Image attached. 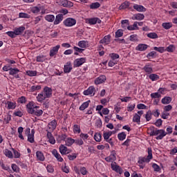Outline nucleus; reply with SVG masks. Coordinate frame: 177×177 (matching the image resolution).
I'll return each mask as SVG.
<instances>
[{"label":"nucleus","mask_w":177,"mask_h":177,"mask_svg":"<svg viewBox=\"0 0 177 177\" xmlns=\"http://www.w3.org/2000/svg\"><path fill=\"white\" fill-rule=\"evenodd\" d=\"M67 139V134H61L57 136L56 140L57 143H62V142L64 141L66 142V140Z\"/></svg>","instance_id":"5701e85b"},{"label":"nucleus","mask_w":177,"mask_h":177,"mask_svg":"<svg viewBox=\"0 0 177 177\" xmlns=\"http://www.w3.org/2000/svg\"><path fill=\"white\" fill-rule=\"evenodd\" d=\"M39 108H35L33 113H30L32 115H36L37 117H41L44 114V111L42 109H38Z\"/></svg>","instance_id":"a878e982"},{"label":"nucleus","mask_w":177,"mask_h":177,"mask_svg":"<svg viewBox=\"0 0 177 177\" xmlns=\"http://www.w3.org/2000/svg\"><path fill=\"white\" fill-rule=\"evenodd\" d=\"M167 133L165 132V130L158 129L154 128V127L151 128V132L149 133L150 136H157L156 138V140H162L165 136H167Z\"/></svg>","instance_id":"f03ea898"},{"label":"nucleus","mask_w":177,"mask_h":177,"mask_svg":"<svg viewBox=\"0 0 177 177\" xmlns=\"http://www.w3.org/2000/svg\"><path fill=\"white\" fill-rule=\"evenodd\" d=\"M153 50H156L159 53H164L165 52V47H153Z\"/></svg>","instance_id":"8fccbe9b"},{"label":"nucleus","mask_w":177,"mask_h":177,"mask_svg":"<svg viewBox=\"0 0 177 177\" xmlns=\"http://www.w3.org/2000/svg\"><path fill=\"white\" fill-rule=\"evenodd\" d=\"M28 136V142L30 143H34L35 140H34V136L32 134H29L27 136Z\"/></svg>","instance_id":"774afa93"},{"label":"nucleus","mask_w":177,"mask_h":177,"mask_svg":"<svg viewBox=\"0 0 177 177\" xmlns=\"http://www.w3.org/2000/svg\"><path fill=\"white\" fill-rule=\"evenodd\" d=\"M111 39V35H108L104 37L103 39H102L100 41V44H102V45H109L110 44L111 41L110 39Z\"/></svg>","instance_id":"2eb2a0df"},{"label":"nucleus","mask_w":177,"mask_h":177,"mask_svg":"<svg viewBox=\"0 0 177 177\" xmlns=\"http://www.w3.org/2000/svg\"><path fill=\"white\" fill-rule=\"evenodd\" d=\"M166 50L167 52L172 53L174 52V50H175V47L174 46V45L171 44L165 48V51Z\"/></svg>","instance_id":"69168bd1"},{"label":"nucleus","mask_w":177,"mask_h":177,"mask_svg":"<svg viewBox=\"0 0 177 177\" xmlns=\"http://www.w3.org/2000/svg\"><path fill=\"white\" fill-rule=\"evenodd\" d=\"M129 31H134L135 30H139V27L138 26V21H135L133 25L128 26Z\"/></svg>","instance_id":"7c9ffc66"},{"label":"nucleus","mask_w":177,"mask_h":177,"mask_svg":"<svg viewBox=\"0 0 177 177\" xmlns=\"http://www.w3.org/2000/svg\"><path fill=\"white\" fill-rule=\"evenodd\" d=\"M41 11V8L35 6L31 8L32 13H39Z\"/></svg>","instance_id":"e2e57ef3"},{"label":"nucleus","mask_w":177,"mask_h":177,"mask_svg":"<svg viewBox=\"0 0 177 177\" xmlns=\"http://www.w3.org/2000/svg\"><path fill=\"white\" fill-rule=\"evenodd\" d=\"M100 8V3L99 2L92 3L90 5V9H99Z\"/></svg>","instance_id":"de8ad7c7"},{"label":"nucleus","mask_w":177,"mask_h":177,"mask_svg":"<svg viewBox=\"0 0 177 177\" xmlns=\"http://www.w3.org/2000/svg\"><path fill=\"white\" fill-rule=\"evenodd\" d=\"M145 19V15L138 13L133 15V20H143Z\"/></svg>","instance_id":"2f4dec72"},{"label":"nucleus","mask_w":177,"mask_h":177,"mask_svg":"<svg viewBox=\"0 0 177 177\" xmlns=\"http://www.w3.org/2000/svg\"><path fill=\"white\" fill-rule=\"evenodd\" d=\"M74 143H75L77 146H82V145H84V140H82V138H78L75 140Z\"/></svg>","instance_id":"0e129e2a"},{"label":"nucleus","mask_w":177,"mask_h":177,"mask_svg":"<svg viewBox=\"0 0 177 177\" xmlns=\"http://www.w3.org/2000/svg\"><path fill=\"white\" fill-rule=\"evenodd\" d=\"M57 127V122L56 121V120H52L48 124V128L50 129V132H53V131L56 129Z\"/></svg>","instance_id":"4468645a"},{"label":"nucleus","mask_w":177,"mask_h":177,"mask_svg":"<svg viewBox=\"0 0 177 177\" xmlns=\"http://www.w3.org/2000/svg\"><path fill=\"white\" fill-rule=\"evenodd\" d=\"M59 49H60V45H57L50 50V57H53V56H56L59 52Z\"/></svg>","instance_id":"f3484780"},{"label":"nucleus","mask_w":177,"mask_h":177,"mask_svg":"<svg viewBox=\"0 0 177 177\" xmlns=\"http://www.w3.org/2000/svg\"><path fill=\"white\" fill-rule=\"evenodd\" d=\"M149 80H151L152 81H157L160 80V76L155 73H151L149 76Z\"/></svg>","instance_id":"58836bf2"},{"label":"nucleus","mask_w":177,"mask_h":177,"mask_svg":"<svg viewBox=\"0 0 177 177\" xmlns=\"http://www.w3.org/2000/svg\"><path fill=\"white\" fill-rule=\"evenodd\" d=\"M172 102V97L165 96L161 100V103L162 104H169Z\"/></svg>","instance_id":"cd10ccee"},{"label":"nucleus","mask_w":177,"mask_h":177,"mask_svg":"<svg viewBox=\"0 0 177 177\" xmlns=\"http://www.w3.org/2000/svg\"><path fill=\"white\" fill-rule=\"evenodd\" d=\"M52 154L55 157V158L59 161V162H63V158L60 156V153L56 149L52 151Z\"/></svg>","instance_id":"aec40b11"},{"label":"nucleus","mask_w":177,"mask_h":177,"mask_svg":"<svg viewBox=\"0 0 177 177\" xmlns=\"http://www.w3.org/2000/svg\"><path fill=\"white\" fill-rule=\"evenodd\" d=\"M111 167L112 171H114L115 172H117V174H120V175H122L123 172L122 168H121L120 165H117V162H114L113 163H111Z\"/></svg>","instance_id":"0eeeda50"},{"label":"nucleus","mask_w":177,"mask_h":177,"mask_svg":"<svg viewBox=\"0 0 177 177\" xmlns=\"http://www.w3.org/2000/svg\"><path fill=\"white\" fill-rule=\"evenodd\" d=\"M63 14H58L56 15L55 19H54L53 24L54 26H57V24H60L63 21Z\"/></svg>","instance_id":"ddd939ff"},{"label":"nucleus","mask_w":177,"mask_h":177,"mask_svg":"<svg viewBox=\"0 0 177 177\" xmlns=\"http://www.w3.org/2000/svg\"><path fill=\"white\" fill-rule=\"evenodd\" d=\"M44 19L46 21H48V23H53V21H55V15H47L45 16Z\"/></svg>","instance_id":"473e14b6"},{"label":"nucleus","mask_w":177,"mask_h":177,"mask_svg":"<svg viewBox=\"0 0 177 177\" xmlns=\"http://www.w3.org/2000/svg\"><path fill=\"white\" fill-rule=\"evenodd\" d=\"M133 8L135 10H137V12H146V8L142 5L134 4Z\"/></svg>","instance_id":"b1692460"},{"label":"nucleus","mask_w":177,"mask_h":177,"mask_svg":"<svg viewBox=\"0 0 177 177\" xmlns=\"http://www.w3.org/2000/svg\"><path fill=\"white\" fill-rule=\"evenodd\" d=\"M20 73V70L17 68H12L10 71L9 72L10 75H16V74H19Z\"/></svg>","instance_id":"a18cd8bd"},{"label":"nucleus","mask_w":177,"mask_h":177,"mask_svg":"<svg viewBox=\"0 0 177 177\" xmlns=\"http://www.w3.org/2000/svg\"><path fill=\"white\" fill-rule=\"evenodd\" d=\"M75 142V140L73 139L72 138H68L66 140H65V143L66 146H73V145H74V142Z\"/></svg>","instance_id":"c9c22d12"},{"label":"nucleus","mask_w":177,"mask_h":177,"mask_svg":"<svg viewBox=\"0 0 177 177\" xmlns=\"http://www.w3.org/2000/svg\"><path fill=\"white\" fill-rule=\"evenodd\" d=\"M52 88L44 86L42 92L39 93L36 97L37 101L39 103H42L45 99H49V97H52Z\"/></svg>","instance_id":"f257e3e1"},{"label":"nucleus","mask_w":177,"mask_h":177,"mask_svg":"<svg viewBox=\"0 0 177 177\" xmlns=\"http://www.w3.org/2000/svg\"><path fill=\"white\" fill-rule=\"evenodd\" d=\"M121 27L123 30H128V27H129V20L124 19L121 21Z\"/></svg>","instance_id":"bb28decb"},{"label":"nucleus","mask_w":177,"mask_h":177,"mask_svg":"<svg viewBox=\"0 0 177 177\" xmlns=\"http://www.w3.org/2000/svg\"><path fill=\"white\" fill-rule=\"evenodd\" d=\"M95 92H96V88H95V86H91L83 92V95L85 96H88V95H92V96H95Z\"/></svg>","instance_id":"6e6552de"},{"label":"nucleus","mask_w":177,"mask_h":177,"mask_svg":"<svg viewBox=\"0 0 177 177\" xmlns=\"http://www.w3.org/2000/svg\"><path fill=\"white\" fill-rule=\"evenodd\" d=\"M71 70H73V65H71V62H66V65L64 66V73H65V74L71 73Z\"/></svg>","instance_id":"6ab92c4d"},{"label":"nucleus","mask_w":177,"mask_h":177,"mask_svg":"<svg viewBox=\"0 0 177 177\" xmlns=\"http://www.w3.org/2000/svg\"><path fill=\"white\" fill-rule=\"evenodd\" d=\"M59 5L61 6H63L64 8H71L74 6L73 2H71L68 0H60Z\"/></svg>","instance_id":"9d476101"},{"label":"nucleus","mask_w":177,"mask_h":177,"mask_svg":"<svg viewBox=\"0 0 177 177\" xmlns=\"http://www.w3.org/2000/svg\"><path fill=\"white\" fill-rule=\"evenodd\" d=\"M78 46L82 48H86V46L88 45V41L82 40L80 41L77 44Z\"/></svg>","instance_id":"e433bc0d"},{"label":"nucleus","mask_w":177,"mask_h":177,"mask_svg":"<svg viewBox=\"0 0 177 177\" xmlns=\"http://www.w3.org/2000/svg\"><path fill=\"white\" fill-rule=\"evenodd\" d=\"M94 140H95V142H102V133H95L94 135Z\"/></svg>","instance_id":"c03bdc74"},{"label":"nucleus","mask_w":177,"mask_h":177,"mask_svg":"<svg viewBox=\"0 0 177 177\" xmlns=\"http://www.w3.org/2000/svg\"><path fill=\"white\" fill-rule=\"evenodd\" d=\"M138 35H131L129 37V40L131 41V42H136L138 41Z\"/></svg>","instance_id":"680f3d73"},{"label":"nucleus","mask_w":177,"mask_h":177,"mask_svg":"<svg viewBox=\"0 0 177 177\" xmlns=\"http://www.w3.org/2000/svg\"><path fill=\"white\" fill-rule=\"evenodd\" d=\"M73 132L74 133H81V127L78 124H75L73 126Z\"/></svg>","instance_id":"09e8293b"},{"label":"nucleus","mask_w":177,"mask_h":177,"mask_svg":"<svg viewBox=\"0 0 177 177\" xmlns=\"http://www.w3.org/2000/svg\"><path fill=\"white\" fill-rule=\"evenodd\" d=\"M63 24L65 27H74V26L77 24V19L72 17H68L63 21Z\"/></svg>","instance_id":"20e7f679"},{"label":"nucleus","mask_w":177,"mask_h":177,"mask_svg":"<svg viewBox=\"0 0 177 177\" xmlns=\"http://www.w3.org/2000/svg\"><path fill=\"white\" fill-rule=\"evenodd\" d=\"M162 27L165 30H169V28H172V22H164L162 24Z\"/></svg>","instance_id":"72a5a7b5"},{"label":"nucleus","mask_w":177,"mask_h":177,"mask_svg":"<svg viewBox=\"0 0 177 177\" xmlns=\"http://www.w3.org/2000/svg\"><path fill=\"white\" fill-rule=\"evenodd\" d=\"M36 158L37 161H45V155L41 151H37L36 152Z\"/></svg>","instance_id":"412c9836"},{"label":"nucleus","mask_w":177,"mask_h":177,"mask_svg":"<svg viewBox=\"0 0 177 177\" xmlns=\"http://www.w3.org/2000/svg\"><path fill=\"white\" fill-rule=\"evenodd\" d=\"M13 153H14V157L15 158H20V156H21V154H20V152H18L17 150L15 149H12Z\"/></svg>","instance_id":"338daca9"},{"label":"nucleus","mask_w":177,"mask_h":177,"mask_svg":"<svg viewBox=\"0 0 177 177\" xmlns=\"http://www.w3.org/2000/svg\"><path fill=\"white\" fill-rule=\"evenodd\" d=\"M133 122H137V124H140V115L138 113H135L133 117Z\"/></svg>","instance_id":"a19ab883"},{"label":"nucleus","mask_w":177,"mask_h":177,"mask_svg":"<svg viewBox=\"0 0 177 177\" xmlns=\"http://www.w3.org/2000/svg\"><path fill=\"white\" fill-rule=\"evenodd\" d=\"M151 115H153V112H151V111H148L145 115L146 120L150 121V120H151Z\"/></svg>","instance_id":"5fc2aeb1"},{"label":"nucleus","mask_w":177,"mask_h":177,"mask_svg":"<svg viewBox=\"0 0 177 177\" xmlns=\"http://www.w3.org/2000/svg\"><path fill=\"white\" fill-rule=\"evenodd\" d=\"M59 153H61L62 156L68 154V153H70V150H68V148L64 146V145H61L59 147Z\"/></svg>","instance_id":"a211bd4d"},{"label":"nucleus","mask_w":177,"mask_h":177,"mask_svg":"<svg viewBox=\"0 0 177 177\" xmlns=\"http://www.w3.org/2000/svg\"><path fill=\"white\" fill-rule=\"evenodd\" d=\"M142 70L147 73V74H151L153 73V68L150 67V65H145Z\"/></svg>","instance_id":"f704fd0d"},{"label":"nucleus","mask_w":177,"mask_h":177,"mask_svg":"<svg viewBox=\"0 0 177 177\" xmlns=\"http://www.w3.org/2000/svg\"><path fill=\"white\" fill-rule=\"evenodd\" d=\"M149 48L147 44H140L136 47V50H139L140 52H143Z\"/></svg>","instance_id":"4be33fe9"},{"label":"nucleus","mask_w":177,"mask_h":177,"mask_svg":"<svg viewBox=\"0 0 177 177\" xmlns=\"http://www.w3.org/2000/svg\"><path fill=\"white\" fill-rule=\"evenodd\" d=\"M151 99H161V94H160L158 92L156 93H152L150 95Z\"/></svg>","instance_id":"49530a36"},{"label":"nucleus","mask_w":177,"mask_h":177,"mask_svg":"<svg viewBox=\"0 0 177 177\" xmlns=\"http://www.w3.org/2000/svg\"><path fill=\"white\" fill-rule=\"evenodd\" d=\"M26 74L29 77H37V71H28Z\"/></svg>","instance_id":"603ef678"},{"label":"nucleus","mask_w":177,"mask_h":177,"mask_svg":"<svg viewBox=\"0 0 177 177\" xmlns=\"http://www.w3.org/2000/svg\"><path fill=\"white\" fill-rule=\"evenodd\" d=\"M6 104L8 106L7 109H8V110H15V109H16V102L7 101Z\"/></svg>","instance_id":"c756f323"},{"label":"nucleus","mask_w":177,"mask_h":177,"mask_svg":"<svg viewBox=\"0 0 177 177\" xmlns=\"http://www.w3.org/2000/svg\"><path fill=\"white\" fill-rule=\"evenodd\" d=\"M47 172L49 174H53L55 172V169L53 168V166L51 165H48L46 166Z\"/></svg>","instance_id":"13d9d810"},{"label":"nucleus","mask_w":177,"mask_h":177,"mask_svg":"<svg viewBox=\"0 0 177 177\" xmlns=\"http://www.w3.org/2000/svg\"><path fill=\"white\" fill-rule=\"evenodd\" d=\"M111 135H113V132H111V131H108V132L104 131V133H103V138H104V140L106 141L108 139H110V137L111 136Z\"/></svg>","instance_id":"79ce46f5"},{"label":"nucleus","mask_w":177,"mask_h":177,"mask_svg":"<svg viewBox=\"0 0 177 177\" xmlns=\"http://www.w3.org/2000/svg\"><path fill=\"white\" fill-rule=\"evenodd\" d=\"M127 138V134L125 132H122L118 134V139L122 142L123 140H125Z\"/></svg>","instance_id":"4c0bfd02"},{"label":"nucleus","mask_w":177,"mask_h":177,"mask_svg":"<svg viewBox=\"0 0 177 177\" xmlns=\"http://www.w3.org/2000/svg\"><path fill=\"white\" fill-rule=\"evenodd\" d=\"M106 75H100L98 77H96L95 81H94V84L95 85H100V84H104V82H106Z\"/></svg>","instance_id":"1a4fd4ad"},{"label":"nucleus","mask_w":177,"mask_h":177,"mask_svg":"<svg viewBox=\"0 0 177 177\" xmlns=\"http://www.w3.org/2000/svg\"><path fill=\"white\" fill-rule=\"evenodd\" d=\"M87 22L91 25H95L96 24H100V23H102V20L97 17H94L88 19Z\"/></svg>","instance_id":"dca6fc26"},{"label":"nucleus","mask_w":177,"mask_h":177,"mask_svg":"<svg viewBox=\"0 0 177 177\" xmlns=\"http://www.w3.org/2000/svg\"><path fill=\"white\" fill-rule=\"evenodd\" d=\"M11 120H12V115H7L5 116V118L3 119V122L5 124H9V122H10Z\"/></svg>","instance_id":"4d7b16f0"},{"label":"nucleus","mask_w":177,"mask_h":177,"mask_svg":"<svg viewBox=\"0 0 177 177\" xmlns=\"http://www.w3.org/2000/svg\"><path fill=\"white\" fill-rule=\"evenodd\" d=\"M131 5V3L129 1H124L123 2L119 7L120 10H124L125 9H129V6Z\"/></svg>","instance_id":"393cba45"},{"label":"nucleus","mask_w":177,"mask_h":177,"mask_svg":"<svg viewBox=\"0 0 177 177\" xmlns=\"http://www.w3.org/2000/svg\"><path fill=\"white\" fill-rule=\"evenodd\" d=\"M156 55H157V53L156 51H151L147 55V57L148 59H151V58L153 59V57H156Z\"/></svg>","instance_id":"6e6d98bb"},{"label":"nucleus","mask_w":177,"mask_h":177,"mask_svg":"<svg viewBox=\"0 0 177 177\" xmlns=\"http://www.w3.org/2000/svg\"><path fill=\"white\" fill-rule=\"evenodd\" d=\"M148 38H151V39H157L158 38V35L156 32H149L147 35Z\"/></svg>","instance_id":"ea45409f"},{"label":"nucleus","mask_w":177,"mask_h":177,"mask_svg":"<svg viewBox=\"0 0 177 177\" xmlns=\"http://www.w3.org/2000/svg\"><path fill=\"white\" fill-rule=\"evenodd\" d=\"M109 57L112 60H117V59H120V55L114 53L109 54Z\"/></svg>","instance_id":"864d4df0"},{"label":"nucleus","mask_w":177,"mask_h":177,"mask_svg":"<svg viewBox=\"0 0 177 177\" xmlns=\"http://www.w3.org/2000/svg\"><path fill=\"white\" fill-rule=\"evenodd\" d=\"M124 35V32L122 31V30L119 29L115 32V38H120L121 37H122Z\"/></svg>","instance_id":"3c124183"},{"label":"nucleus","mask_w":177,"mask_h":177,"mask_svg":"<svg viewBox=\"0 0 177 177\" xmlns=\"http://www.w3.org/2000/svg\"><path fill=\"white\" fill-rule=\"evenodd\" d=\"M148 156L147 157L140 158L138 162V164H143V162H150V160L153 158V150L151 147H148Z\"/></svg>","instance_id":"7ed1b4c3"},{"label":"nucleus","mask_w":177,"mask_h":177,"mask_svg":"<svg viewBox=\"0 0 177 177\" xmlns=\"http://www.w3.org/2000/svg\"><path fill=\"white\" fill-rule=\"evenodd\" d=\"M90 103H91V100H88L84 102L83 104H82V105L79 107V109L80 110V111H84L85 109H88V107H89Z\"/></svg>","instance_id":"c85d7f7f"},{"label":"nucleus","mask_w":177,"mask_h":177,"mask_svg":"<svg viewBox=\"0 0 177 177\" xmlns=\"http://www.w3.org/2000/svg\"><path fill=\"white\" fill-rule=\"evenodd\" d=\"M152 168H153V171L155 172H160V171H161V167H160L156 163H153L152 165Z\"/></svg>","instance_id":"bf43d9fd"},{"label":"nucleus","mask_w":177,"mask_h":177,"mask_svg":"<svg viewBox=\"0 0 177 177\" xmlns=\"http://www.w3.org/2000/svg\"><path fill=\"white\" fill-rule=\"evenodd\" d=\"M6 35H8L10 38H16V33L14 31H8L6 32Z\"/></svg>","instance_id":"052dcab7"},{"label":"nucleus","mask_w":177,"mask_h":177,"mask_svg":"<svg viewBox=\"0 0 177 177\" xmlns=\"http://www.w3.org/2000/svg\"><path fill=\"white\" fill-rule=\"evenodd\" d=\"M35 109H39V106H35L34 102H30L26 105V110H27V113H28V114H31L32 113H34V110Z\"/></svg>","instance_id":"423d86ee"},{"label":"nucleus","mask_w":177,"mask_h":177,"mask_svg":"<svg viewBox=\"0 0 177 177\" xmlns=\"http://www.w3.org/2000/svg\"><path fill=\"white\" fill-rule=\"evenodd\" d=\"M4 154L6 157H8V158H13V153H12V151L8 149H5Z\"/></svg>","instance_id":"37998d69"},{"label":"nucleus","mask_w":177,"mask_h":177,"mask_svg":"<svg viewBox=\"0 0 177 177\" xmlns=\"http://www.w3.org/2000/svg\"><path fill=\"white\" fill-rule=\"evenodd\" d=\"M24 31H26V27L23 26H19L18 28H15L14 29V32H15L16 37H17V35H22V34L24 33Z\"/></svg>","instance_id":"f8f14e48"},{"label":"nucleus","mask_w":177,"mask_h":177,"mask_svg":"<svg viewBox=\"0 0 177 177\" xmlns=\"http://www.w3.org/2000/svg\"><path fill=\"white\" fill-rule=\"evenodd\" d=\"M104 160L105 161H106V162L113 163L114 161L117 160V152L115 151V150L111 151L110 155L106 157Z\"/></svg>","instance_id":"39448f33"},{"label":"nucleus","mask_w":177,"mask_h":177,"mask_svg":"<svg viewBox=\"0 0 177 177\" xmlns=\"http://www.w3.org/2000/svg\"><path fill=\"white\" fill-rule=\"evenodd\" d=\"M86 62V59L82 57V58H77L74 61V66L75 67H80V66H82L84 63Z\"/></svg>","instance_id":"9b49d317"}]
</instances>
